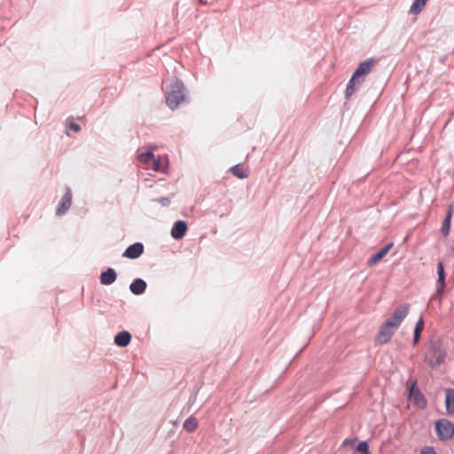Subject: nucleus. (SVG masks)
<instances>
[{
	"label": "nucleus",
	"instance_id": "3",
	"mask_svg": "<svg viewBox=\"0 0 454 454\" xmlns=\"http://www.w3.org/2000/svg\"><path fill=\"white\" fill-rule=\"evenodd\" d=\"M409 400L419 409L427 407V400L421 391L418 388L416 380L412 381L409 388Z\"/></svg>",
	"mask_w": 454,
	"mask_h": 454
},
{
	"label": "nucleus",
	"instance_id": "20",
	"mask_svg": "<svg viewBox=\"0 0 454 454\" xmlns=\"http://www.w3.org/2000/svg\"><path fill=\"white\" fill-rule=\"evenodd\" d=\"M428 0H414L411 6L410 12L412 14L419 13L425 7Z\"/></svg>",
	"mask_w": 454,
	"mask_h": 454
},
{
	"label": "nucleus",
	"instance_id": "9",
	"mask_svg": "<svg viewBox=\"0 0 454 454\" xmlns=\"http://www.w3.org/2000/svg\"><path fill=\"white\" fill-rule=\"evenodd\" d=\"M393 247V243H388L383 247H381L377 253H375L371 258L368 260L367 264L369 266H372L380 262L391 249Z\"/></svg>",
	"mask_w": 454,
	"mask_h": 454
},
{
	"label": "nucleus",
	"instance_id": "1",
	"mask_svg": "<svg viewBox=\"0 0 454 454\" xmlns=\"http://www.w3.org/2000/svg\"><path fill=\"white\" fill-rule=\"evenodd\" d=\"M185 100L184 86L182 82L175 79L171 82L169 89L167 91V105L172 109H176L182 102Z\"/></svg>",
	"mask_w": 454,
	"mask_h": 454
},
{
	"label": "nucleus",
	"instance_id": "16",
	"mask_svg": "<svg viewBox=\"0 0 454 454\" xmlns=\"http://www.w3.org/2000/svg\"><path fill=\"white\" fill-rule=\"evenodd\" d=\"M410 310V305L409 304H403L400 307H398L396 309H395L393 316L403 322V320L406 317Z\"/></svg>",
	"mask_w": 454,
	"mask_h": 454
},
{
	"label": "nucleus",
	"instance_id": "31",
	"mask_svg": "<svg viewBox=\"0 0 454 454\" xmlns=\"http://www.w3.org/2000/svg\"><path fill=\"white\" fill-rule=\"evenodd\" d=\"M343 443L344 444H348V441L346 439Z\"/></svg>",
	"mask_w": 454,
	"mask_h": 454
},
{
	"label": "nucleus",
	"instance_id": "23",
	"mask_svg": "<svg viewBox=\"0 0 454 454\" xmlns=\"http://www.w3.org/2000/svg\"><path fill=\"white\" fill-rule=\"evenodd\" d=\"M356 450L361 454H370L369 445L366 442H361L356 447Z\"/></svg>",
	"mask_w": 454,
	"mask_h": 454
},
{
	"label": "nucleus",
	"instance_id": "21",
	"mask_svg": "<svg viewBox=\"0 0 454 454\" xmlns=\"http://www.w3.org/2000/svg\"><path fill=\"white\" fill-rule=\"evenodd\" d=\"M153 150H147L138 154V160L145 164H151L153 159Z\"/></svg>",
	"mask_w": 454,
	"mask_h": 454
},
{
	"label": "nucleus",
	"instance_id": "4",
	"mask_svg": "<svg viewBox=\"0 0 454 454\" xmlns=\"http://www.w3.org/2000/svg\"><path fill=\"white\" fill-rule=\"evenodd\" d=\"M396 330L388 325L386 322L381 325L375 337L374 342L376 345H383L387 343Z\"/></svg>",
	"mask_w": 454,
	"mask_h": 454
},
{
	"label": "nucleus",
	"instance_id": "25",
	"mask_svg": "<svg viewBox=\"0 0 454 454\" xmlns=\"http://www.w3.org/2000/svg\"><path fill=\"white\" fill-rule=\"evenodd\" d=\"M423 329H424V320H423V318H422V317H420V318L417 321V323H416V325H415L414 331H416L417 333H418V332L422 333Z\"/></svg>",
	"mask_w": 454,
	"mask_h": 454
},
{
	"label": "nucleus",
	"instance_id": "7",
	"mask_svg": "<svg viewBox=\"0 0 454 454\" xmlns=\"http://www.w3.org/2000/svg\"><path fill=\"white\" fill-rule=\"evenodd\" d=\"M144 253V245L136 242L126 248L122 256L129 259H137Z\"/></svg>",
	"mask_w": 454,
	"mask_h": 454
},
{
	"label": "nucleus",
	"instance_id": "5",
	"mask_svg": "<svg viewBox=\"0 0 454 454\" xmlns=\"http://www.w3.org/2000/svg\"><path fill=\"white\" fill-rule=\"evenodd\" d=\"M377 62L378 60L374 58H370L361 62L354 72V78H360L361 76L368 74Z\"/></svg>",
	"mask_w": 454,
	"mask_h": 454
},
{
	"label": "nucleus",
	"instance_id": "28",
	"mask_svg": "<svg viewBox=\"0 0 454 454\" xmlns=\"http://www.w3.org/2000/svg\"><path fill=\"white\" fill-rule=\"evenodd\" d=\"M420 454H437L434 448L432 447H425L421 450Z\"/></svg>",
	"mask_w": 454,
	"mask_h": 454
},
{
	"label": "nucleus",
	"instance_id": "18",
	"mask_svg": "<svg viewBox=\"0 0 454 454\" xmlns=\"http://www.w3.org/2000/svg\"><path fill=\"white\" fill-rule=\"evenodd\" d=\"M445 403L448 412L454 414V389H447Z\"/></svg>",
	"mask_w": 454,
	"mask_h": 454
},
{
	"label": "nucleus",
	"instance_id": "10",
	"mask_svg": "<svg viewBox=\"0 0 454 454\" xmlns=\"http://www.w3.org/2000/svg\"><path fill=\"white\" fill-rule=\"evenodd\" d=\"M453 212H454V207L452 205H450L448 207L446 215L442 222V228H441V231L443 236H447L450 233V223H451Z\"/></svg>",
	"mask_w": 454,
	"mask_h": 454
},
{
	"label": "nucleus",
	"instance_id": "14",
	"mask_svg": "<svg viewBox=\"0 0 454 454\" xmlns=\"http://www.w3.org/2000/svg\"><path fill=\"white\" fill-rule=\"evenodd\" d=\"M437 293L441 294L445 286V273L442 262H439L437 264Z\"/></svg>",
	"mask_w": 454,
	"mask_h": 454
},
{
	"label": "nucleus",
	"instance_id": "26",
	"mask_svg": "<svg viewBox=\"0 0 454 454\" xmlns=\"http://www.w3.org/2000/svg\"><path fill=\"white\" fill-rule=\"evenodd\" d=\"M155 200L163 207H168L170 204V200L167 197H160L159 199H156Z\"/></svg>",
	"mask_w": 454,
	"mask_h": 454
},
{
	"label": "nucleus",
	"instance_id": "11",
	"mask_svg": "<svg viewBox=\"0 0 454 454\" xmlns=\"http://www.w3.org/2000/svg\"><path fill=\"white\" fill-rule=\"evenodd\" d=\"M147 284L142 278H136L129 286L130 292L135 295H140L145 293Z\"/></svg>",
	"mask_w": 454,
	"mask_h": 454
},
{
	"label": "nucleus",
	"instance_id": "6",
	"mask_svg": "<svg viewBox=\"0 0 454 454\" xmlns=\"http://www.w3.org/2000/svg\"><path fill=\"white\" fill-rule=\"evenodd\" d=\"M72 204V192L69 187L66 189V193L63 196L59 205L57 207L56 214L62 215L70 208Z\"/></svg>",
	"mask_w": 454,
	"mask_h": 454
},
{
	"label": "nucleus",
	"instance_id": "15",
	"mask_svg": "<svg viewBox=\"0 0 454 454\" xmlns=\"http://www.w3.org/2000/svg\"><path fill=\"white\" fill-rule=\"evenodd\" d=\"M151 164L153 170L163 171L167 167V159L162 156H153Z\"/></svg>",
	"mask_w": 454,
	"mask_h": 454
},
{
	"label": "nucleus",
	"instance_id": "17",
	"mask_svg": "<svg viewBox=\"0 0 454 454\" xmlns=\"http://www.w3.org/2000/svg\"><path fill=\"white\" fill-rule=\"evenodd\" d=\"M230 171L239 178H247L248 176V169L243 166L237 164L230 168Z\"/></svg>",
	"mask_w": 454,
	"mask_h": 454
},
{
	"label": "nucleus",
	"instance_id": "22",
	"mask_svg": "<svg viewBox=\"0 0 454 454\" xmlns=\"http://www.w3.org/2000/svg\"><path fill=\"white\" fill-rule=\"evenodd\" d=\"M356 79L357 78H354V74L352 75L351 79L348 81V84H347V88H346V98H349L351 97V95L355 92L356 90Z\"/></svg>",
	"mask_w": 454,
	"mask_h": 454
},
{
	"label": "nucleus",
	"instance_id": "19",
	"mask_svg": "<svg viewBox=\"0 0 454 454\" xmlns=\"http://www.w3.org/2000/svg\"><path fill=\"white\" fill-rule=\"evenodd\" d=\"M183 427L187 432H193V431H195V429L198 427V420H197V419L195 417H193V416L189 417L184 422Z\"/></svg>",
	"mask_w": 454,
	"mask_h": 454
},
{
	"label": "nucleus",
	"instance_id": "8",
	"mask_svg": "<svg viewBox=\"0 0 454 454\" xmlns=\"http://www.w3.org/2000/svg\"><path fill=\"white\" fill-rule=\"evenodd\" d=\"M187 231V225L184 221H176L171 230V236L175 239H181L184 238Z\"/></svg>",
	"mask_w": 454,
	"mask_h": 454
},
{
	"label": "nucleus",
	"instance_id": "29",
	"mask_svg": "<svg viewBox=\"0 0 454 454\" xmlns=\"http://www.w3.org/2000/svg\"><path fill=\"white\" fill-rule=\"evenodd\" d=\"M420 335H421V333L420 332H416L414 331V335H413V344L416 345L419 339H420Z\"/></svg>",
	"mask_w": 454,
	"mask_h": 454
},
{
	"label": "nucleus",
	"instance_id": "2",
	"mask_svg": "<svg viewBox=\"0 0 454 454\" xmlns=\"http://www.w3.org/2000/svg\"><path fill=\"white\" fill-rule=\"evenodd\" d=\"M435 431L440 440L446 441L454 435V425L447 419H441L435 423Z\"/></svg>",
	"mask_w": 454,
	"mask_h": 454
},
{
	"label": "nucleus",
	"instance_id": "13",
	"mask_svg": "<svg viewBox=\"0 0 454 454\" xmlns=\"http://www.w3.org/2000/svg\"><path fill=\"white\" fill-rule=\"evenodd\" d=\"M131 340V334L127 331H122L117 333L114 337V343L121 348H124L129 344Z\"/></svg>",
	"mask_w": 454,
	"mask_h": 454
},
{
	"label": "nucleus",
	"instance_id": "12",
	"mask_svg": "<svg viewBox=\"0 0 454 454\" xmlns=\"http://www.w3.org/2000/svg\"><path fill=\"white\" fill-rule=\"evenodd\" d=\"M117 278L115 270L112 268H108L106 271L100 275V282L103 285L108 286L113 284Z\"/></svg>",
	"mask_w": 454,
	"mask_h": 454
},
{
	"label": "nucleus",
	"instance_id": "24",
	"mask_svg": "<svg viewBox=\"0 0 454 454\" xmlns=\"http://www.w3.org/2000/svg\"><path fill=\"white\" fill-rule=\"evenodd\" d=\"M386 323L395 330L400 326L401 321L396 319L393 315L386 320Z\"/></svg>",
	"mask_w": 454,
	"mask_h": 454
},
{
	"label": "nucleus",
	"instance_id": "27",
	"mask_svg": "<svg viewBox=\"0 0 454 454\" xmlns=\"http://www.w3.org/2000/svg\"><path fill=\"white\" fill-rule=\"evenodd\" d=\"M68 127L70 129L74 130V132H78L81 130V126L74 121H71L68 124Z\"/></svg>",
	"mask_w": 454,
	"mask_h": 454
},
{
	"label": "nucleus",
	"instance_id": "30",
	"mask_svg": "<svg viewBox=\"0 0 454 454\" xmlns=\"http://www.w3.org/2000/svg\"><path fill=\"white\" fill-rule=\"evenodd\" d=\"M199 4H207V2L206 0H198Z\"/></svg>",
	"mask_w": 454,
	"mask_h": 454
}]
</instances>
